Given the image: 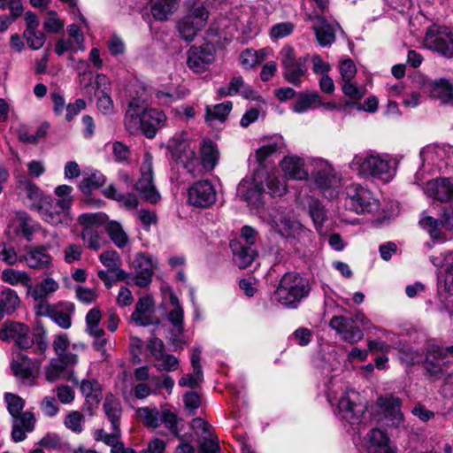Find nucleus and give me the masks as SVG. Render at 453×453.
<instances>
[{"instance_id": "nucleus-1", "label": "nucleus", "mask_w": 453, "mask_h": 453, "mask_svg": "<svg viewBox=\"0 0 453 453\" xmlns=\"http://www.w3.org/2000/svg\"><path fill=\"white\" fill-rule=\"evenodd\" d=\"M349 165L359 176L380 180L383 182H388L395 175L394 167L388 157L372 151L356 155Z\"/></svg>"}, {"instance_id": "nucleus-2", "label": "nucleus", "mask_w": 453, "mask_h": 453, "mask_svg": "<svg viewBox=\"0 0 453 453\" xmlns=\"http://www.w3.org/2000/svg\"><path fill=\"white\" fill-rule=\"evenodd\" d=\"M311 291L307 279L296 273H285L274 291V299L282 306L296 309Z\"/></svg>"}, {"instance_id": "nucleus-3", "label": "nucleus", "mask_w": 453, "mask_h": 453, "mask_svg": "<svg viewBox=\"0 0 453 453\" xmlns=\"http://www.w3.org/2000/svg\"><path fill=\"white\" fill-rule=\"evenodd\" d=\"M188 12L180 18L176 25L180 37L187 42H192L207 24L209 12L203 3L199 0H188L186 2Z\"/></svg>"}, {"instance_id": "nucleus-4", "label": "nucleus", "mask_w": 453, "mask_h": 453, "mask_svg": "<svg viewBox=\"0 0 453 453\" xmlns=\"http://www.w3.org/2000/svg\"><path fill=\"white\" fill-rule=\"evenodd\" d=\"M78 361L79 357L75 353L50 358L48 365L44 367L46 381L53 383L58 380H66L78 386L79 379L74 372V367Z\"/></svg>"}, {"instance_id": "nucleus-5", "label": "nucleus", "mask_w": 453, "mask_h": 453, "mask_svg": "<svg viewBox=\"0 0 453 453\" xmlns=\"http://www.w3.org/2000/svg\"><path fill=\"white\" fill-rule=\"evenodd\" d=\"M169 149L175 160H180L183 166L193 176L201 175L200 158L196 156V147L188 139L187 134L174 135L169 142Z\"/></svg>"}, {"instance_id": "nucleus-6", "label": "nucleus", "mask_w": 453, "mask_h": 453, "mask_svg": "<svg viewBox=\"0 0 453 453\" xmlns=\"http://www.w3.org/2000/svg\"><path fill=\"white\" fill-rule=\"evenodd\" d=\"M345 207L357 214L379 211L380 202L372 192L357 183H351L345 188Z\"/></svg>"}, {"instance_id": "nucleus-7", "label": "nucleus", "mask_w": 453, "mask_h": 453, "mask_svg": "<svg viewBox=\"0 0 453 453\" xmlns=\"http://www.w3.org/2000/svg\"><path fill=\"white\" fill-rule=\"evenodd\" d=\"M136 415L147 427L157 428L163 424L178 440L184 439L177 426L178 418L169 409L141 407L137 409Z\"/></svg>"}, {"instance_id": "nucleus-8", "label": "nucleus", "mask_w": 453, "mask_h": 453, "mask_svg": "<svg viewBox=\"0 0 453 453\" xmlns=\"http://www.w3.org/2000/svg\"><path fill=\"white\" fill-rule=\"evenodd\" d=\"M259 218L283 237H295L302 225L290 219L282 208H267L258 211Z\"/></svg>"}, {"instance_id": "nucleus-9", "label": "nucleus", "mask_w": 453, "mask_h": 453, "mask_svg": "<svg viewBox=\"0 0 453 453\" xmlns=\"http://www.w3.org/2000/svg\"><path fill=\"white\" fill-rule=\"evenodd\" d=\"M309 165L311 166L309 179L321 192L338 187L341 178L327 160L311 157L309 159Z\"/></svg>"}, {"instance_id": "nucleus-10", "label": "nucleus", "mask_w": 453, "mask_h": 453, "mask_svg": "<svg viewBox=\"0 0 453 453\" xmlns=\"http://www.w3.org/2000/svg\"><path fill=\"white\" fill-rule=\"evenodd\" d=\"M72 203L71 198H48L38 207L36 211L45 222L52 226H68L72 221L70 215Z\"/></svg>"}, {"instance_id": "nucleus-11", "label": "nucleus", "mask_w": 453, "mask_h": 453, "mask_svg": "<svg viewBox=\"0 0 453 453\" xmlns=\"http://www.w3.org/2000/svg\"><path fill=\"white\" fill-rule=\"evenodd\" d=\"M280 56L284 79L292 85L300 87L302 85V77L308 71L306 64L309 56L296 58L295 50L289 46H286L281 50Z\"/></svg>"}, {"instance_id": "nucleus-12", "label": "nucleus", "mask_w": 453, "mask_h": 453, "mask_svg": "<svg viewBox=\"0 0 453 453\" xmlns=\"http://www.w3.org/2000/svg\"><path fill=\"white\" fill-rule=\"evenodd\" d=\"M134 92L135 95H131L124 118L125 127L130 134L141 132L143 115L147 109V94L145 88L139 86Z\"/></svg>"}, {"instance_id": "nucleus-13", "label": "nucleus", "mask_w": 453, "mask_h": 453, "mask_svg": "<svg viewBox=\"0 0 453 453\" xmlns=\"http://www.w3.org/2000/svg\"><path fill=\"white\" fill-rule=\"evenodd\" d=\"M426 48L447 58H453V33L447 27H431L426 34Z\"/></svg>"}, {"instance_id": "nucleus-14", "label": "nucleus", "mask_w": 453, "mask_h": 453, "mask_svg": "<svg viewBox=\"0 0 453 453\" xmlns=\"http://www.w3.org/2000/svg\"><path fill=\"white\" fill-rule=\"evenodd\" d=\"M135 189L150 203H156L160 200L161 196L153 183L152 156L150 153L144 154L141 165V178L135 183Z\"/></svg>"}, {"instance_id": "nucleus-15", "label": "nucleus", "mask_w": 453, "mask_h": 453, "mask_svg": "<svg viewBox=\"0 0 453 453\" xmlns=\"http://www.w3.org/2000/svg\"><path fill=\"white\" fill-rule=\"evenodd\" d=\"M453 364V346L431 348L426 356L425 369L432 376L438 378L449 365Z\"/></svg>"}, {"instance_id": "nucleus-16", "label": "nucleus", "mask_w": 453, "mask_h": 453, "mask_svg": "<svg viewBox=\"0 0 453 453\" xmlns=\"http://www.w3.org/2000/svg\"><path fill=\"white\" fill-rule=\"evenodd\" d=\"M188 203L198 208H207L217 200L214 186L207 180H198L188 188Z\"/></svg>"}, {"instance_id": "nucleus-17", "label": "nucleus", "mask_w": 453, "mask_h": 453, "mask_svg": "<svg viewBox=\"0 0 453 453\" xmlns=\"http://www.w3.org/2000/svg\"><path fill=\"white\" fill-rule=\"evenodd\" d=\"M134 275L132 281L139 288H146L152 280L155 264L153 257L146 253L139 252L135 255L132 263Z\"/></svg>"}, {"instance_id": "nucleus-18", "label": "nucleus", "mask_w": 453, "mask_h": 453, "mask_svg": "<svg viewBox=\"0 0 453 453\" xmlns=\"http://www.w3.org/2000/svg\"><path fill=\"white\" fill-rule=\"evenodd\" d=\"M357 398V393L351 390L343 393L338 400V414L342 419L350 424L358 423L364 413L363 407L356 403Z\"/></svg>"}, {"instance_id": "nucleus-19", "label": "nucleus", "mask_w": 453, "mask_h": 453, "mask_svg": "<svg viewBox=\"0 0 453 453\" xmlns=\"http://www.w3.org/2000/svg\"><path fill=\"white\" fill-rule=\"evenodd\" d=\"M0 338L4 342L13 340L16 345L21 349L31 347L29 328L19 322L5 321L0 330Z\"/></svg>"}, {"instance_id": "nucleus-20", "label": "nucleus", "mask_w": 453, "mask_h": 453, "mask_svg": "<svg viewBox=\"0 0 453 453\" xmlns=\"http://www.w3.org/2000/svg\"><path fill=\"white\" fill-rule=\"evenodd\" d=\"M453 152L451 148H446L439 145H427L420 151V157L424 167H429L434 170L441 171L448 165L447 159L449 153Z\"/></svg>"}, {"instance_id": "nucleus-21", "label": "nucleus", "mask_w": 453, "mask_h": 453, "mask_svg": "<svg viewBox=\"0 0 453 453\" xmlns=\"http://www.w3.org/2000/svg\"><path fill=\"white\" fill-rule=\"evenodd\" d=\"M329 326L342 335V339L350 344H355L364 338L363 331L354 325V320L343 316H334Z\"/></svg>"}, {"instance_id": "nucleus-22", "label": "nucleus", "mask_w": 453, "mask_h": 453, "mask_svg": "<svg viewBox=\"0 0 453 453\" xmlns=\"http://www.w3.org/2000/svg\"><path fill=\"white\" fill-rule=\"evenodd\" d=\"M377 405L382 411L388 426L398 427L403 423L402 401L392 395L378 398Z\"/></svg>"}, {"instance_id": "nucleus-23", "label": "nucleus", "mask_w": 453, "mask_h": 453, "mask_svg": "<svg viewBox=\"0 0 453 453\" xmlns=\"http://www.w3.org/2000/svg\"><path fill=\"white\" fill-rule=\"evenodd\" d=\"M419 224L424 229L429 232L432 238H440L441 228L453 232V206L446 207L440 219L427 216L422 218Z\"/></svg>"}, {"instance_id": "nucleus-24", "label": "nucleus", "mask_w": 453, "mask_h": 453, "mask_svg": "<svg viewBox=\"0 0 453 453\" xmlns=\"http://www.w3.org/2000/svg\"><path fill=\"white\" fill-rule=\"evenodd\" d=\"M424 193L434 200L449 202L453 200V180L449 178H436L427 180L422 187Z\"/></svg>"}, {"instance_id": "nucleus-25", "label": "nucleus", "mask_w": 453, "mask_h": 453, "mask_svg": "<svg viewBox=\"0 0 453 453\" xmlns=\"http://www.w3.org/2000/svg\"><path fill=\"white\" fill-rule=\"evenodd\" d=\"M52 257L47 252L44 246H30L26 249V252L19 257V262L35 270L48 269L51 265Z\"/></svg>"}, {"instance_id": "nucleus-26", "label": "nucleus", "mask_w": 453, "mask_h": 453, "mask_svg": "<svg viewBox=\"0 0 453 453\" xmlns=\"http://www.w3.org/2000/svg\"><path fill=\"white\" fill-rule=\"evenodd\" d=\"M154 301L151 296H145L137 301L135 309L131 314V319L135 325L148 326L158 323V319L152 315Z\"/></svg>"}, {"instance_id": "nucleus-27", "label": "nucleus", "mask_w": 453, "mask_h": 453, "mask_svg": "<svg viewBox=\"0 0 453 453\" xmlns=\"http://www.w3.org/2000/svg\"><path fill=\"white\" fill-rule=\"evenodd\" d=\"M237 193L251 209L259 210L264 203V188L261 183L242 180L238 185Z\"/></svg>"}, {"instance_id": "nucleus-28", "label": "nucleus", "mask_w": 453, "mask_h": 453, "mask_svg": "<svg viewBox=\"0 0 453 453\" xmlns=\"http://www.w3.org/2000/svg\"><path fill=\"white\" fill-rule=\"evenodd\" d=\"M33 365L34 362L27 355L17 353L11 363V369L13 375L23 384L33 385Z\"/></svg>"}, {"instance_id": "nucleus-29", "label": "nucleus", "mask_w": 453, "mask_h": 453, "mask_svg": "<svg viewBox=\"0 0 453 453\" xmlns=\"http://www.w3.org/2000/svg\"><path fill=\"white\" fill-rule=\"evenodd\" d=\"M303 158L297 156H286L280 162L285 175L292 180H309V171L304 167Z\"/></svg>"}, {"instance_id": "nucleus-30", "label": "nucleus", "mask_w": 453, "mask_h": 453, "mask_svg": "<svg viewBox=\"0 0 453 453\" xmlns=\"http://www.w3.org/2000/svg\"><path fill=\"white\" fill-rule=\"evenodd\" d=\"M366 449L368 453H395L388 436L380 429H372L368 433Z\"/></svg>"}, {"instance_id": "nucleus-31", "label": "nucleus", "mask_w": 453, "mask_h": 453, "mask_svg": "<svg viewBox=\"0 0 453 453\" xmlns=\"http://www.w3.org/2000/svg\"><path fill=\"white\" fill-rule=\"evenodd\" d=\"M211 50L203 47H192L188 52V66L195 73H203L213 61Z\"/></svg>"}, {"instance_id": "nucleus-32", "label": "nucleus", "mask_w": 453, "mask_h": 453, "mask_svg": "<svg viewBox=\"0 0 453 453\" xmlns=\"http://www.w3.org/2000/svg\"><path fill=\"white\" fill-rule=\"evenodd\" d=\"M317 23L312 26L319 43L325 47L335 41V32L341 29L338 23L329 24L322 15H317Z\"/></svg>"}, {"instance_id": "nucleus-33", "label": "nucleus", "mask_w": 453, "mask_h": 453, "mask_svg": "<svg viewBox=\"0 0 453 453\" xmlns=\"http://www.w3.org/2000/svg\"><path fill=\"white\" fill-rule=\"evenodd\" d=\"M165 120V114L162 111L157 109H149L147 107L143 115L141 133H142L148 138H153L156 135L158 128L164 126Z\"/></svg>"}, {"instance_id": "nucleus-34", "label": "nucleus", "mask_w": 453, "mask_h": 453, "mask_svg": "<svg viewBox=\"0 0 453 453\" xmlns=\"http://www.w3.org/2000/svg\"><path fill=\"white\" fill-rule=\"evenodd\" d=\"M49 318L63 329H68L72 326V315L74 305L69 302L54 304V308H47Z\"/></svg>"}, {"instance_id": "nucleus-35", "label": "nucleus", "mask_w": 453, "mask_h": 453, "mask_svg": "<svg viewBox=\"0 0 453 453\" xmlns=\"http://www.w3.org/2000/svg\"><path fill=\"white\" fill-rule=\"evenodd\" d=\"M80 388L85 397L88 411L93 414L103 397L101 385L96 380H82Z\"/></svg>"}, {"instance_id": "nucleus-36", "label": "nucleus", "mask_w": 453, "mask_h": 453, "mask_svg": "<svg viewBox=\"0 0 453 453\" xmlns=\"http://www.w3.org/2000/svg\"><path fill=\"white\" fill-rule=\"evenodd\" d=\"M218 93L221 96L240 95L246 99L256 98V92L244 82L241 76L233 77L227 86L219 88Z\"/></svg>"}, {"instance_id": "nucleus-37", "label": "nucleus", "mask_w": 453, "mask_h": 453, "mask_svg": "<svg viewBox=\"0 0 453 453\" xmlns=\"http://www.w3.org/2000/svg\"><path fill=\"white\" fill-rule=\"evenodd\" d=\"M18 188L21 193L30 201V208L36 211L48 197H44L40 188L26 176H20L18 180Z\"/></svg>"}, {"instance_id": "nucleus-38", "label": "nucleus", "mask_w": 453, "mask_h": 453, "mask_svg": "<svg viewBox=\"0 0 453 453\" xmlns=\"http://www.w3.org/2000/svg\"><path fill=\"white\" fill-rule=\"evenodd\" d=\"M34 426V415L29 411L22 413L19 418H16L12 421V440L14 441H22L26 438V433L33 431Z\"/></svg>"}, {"instance_id": "nucleus-39", "label": "nucleus", "mask_w": 453, "mask_h": 453, "mask_svg": "<svg viewBox=\"0 0 453 453\" xmlns=\"http://www.w3.org/2000/svg\"><path fill=\"white\" fill-rule=\"evenodd\" d=\"M285 146L286 143L284 138L280 134H273L266 139L264 144L257 150L256 157L257 161L262 164L272 155L280 152Z\"/></svg>"}, {"instance_id": "nucleus-40", "label": "nucleus", "mask_w": 453, "mask_h": 453, "mask_svg": "<svg viewBox=\"0 0 453 453\" xmlns=\"http://www.w3.org/2000/svg\"><path fill=\"white\" fill-rule=\"evenodd\" d=\"M1 280L11 286H22L27 288L28 292L32 289V278L26 271L5 268L1 273Z\"/></svg>"}, {"instance_id": "nucleus-41", "label": "nucleus", "mask_w": 453, "mask_h": 453, "mask_svg": "<svg viewBox=\"0 0 453 453\" xmlns=\"http://www.w3.org/2000/svg\"><path fill=\"white\" fill-rule=\"evenodd\" d=\"M20 305V298L16 290L4 288L0 293V316L11 315Z\"/></svg>"}, {"instance_id": "nucleus-42", "label": "nucleus", "mask_w": 453, "mask_h": 453, "mask_svg": "<svg viewBox=\"0 0 453 453\" xmlns=\"http://www.w3.org/2000/svg\"><path fill=\"white\" fill-rule=\"evenodd\" d=\"M169 299L173 309L168 313V320L180 335L184 330V311L180 303L179 298L171 288H169Z\"/></svg>"}, {"instance_id": "nucleus-43", "label": "nucleus", "mask_w": 453, "mask_h": 453, "mask_svg": "<svg viewBox=\"0 0 453 453\" xmlns=\"http://www.w3.org/2000/svg\"><path fill=\"white\" fill-rule=\"evenodd\" d=\"M234 261L240 268H246L254 261L257 251L252 247H246L239 242L231 244Z\"/></svg>"}, {"instance_id": "nucleus-44", "label": "nucleus", "mask_w": 453, "mask_h": 453, "mask_svg": "<svg viewBox=\"0 0 453 453\" xmlns=\"http://www.w3.org/2000/svg\"><path fill=\"white\" fill-rule=\"evenodd\" d=\"M380 331L386 337L387 341H383L382 339H375V340H367V347L368 350L371 353H379L381 352L383 354H387L390 351L392 348H398L396 345L395 339L396 335L391 332H388L385 329H380Z\"/></svg>"}, {"instance_id": "nucleus-45", "label": "nucleus", "mask_w": 453, "mask_h": 453, "mask_svg": "<svg viewBox=\"0 0 453 453\" xmlns=\"http://www.w3.org/2000/svg\"><path fill=\"white\" fill-rule=\"evenodd\" d=\"M59 288V284L51 277L43 279L28 292L36 302H43L47 297Z\"/></svg>"}, {"instance_id": "nucleus-46", "label": "nucleus", "mask_w": 453, "mask_h": 453, "mask_svg": "<svg viewBox=\"0 0 453 453\" xmlns=\"http://www.w3.org/2000/svg\"><path fill=\"white\" fill-rule=\"evenodd\" d=\"M179 6V0H152L151 12L156 19L165 20Z\"/></svg>"}, {"instance_id": "nucleus-47", "label": "nucleus", "mask_w": 453, "mask_h": 453, "mask_svg": "<svg viewBox=\"0 0 453 453\" xmlns=\"http://www.w3.org/2000/svg\"><path fill=\"white\" fill-rule=\"evenodd\" d=\"M219 153L217 146L211 141H204L201 147V159L203 166L207 171L214 169L218 164Z\"/></svg>"}, {"instance_id": "nucleus-48", "label": "nucleus", "mask_w": 453, "mask_h": 453, "mask_svg": "<svg viewBox=\"0 0 453 453\" xmlns=\"http://www.w3.org/2000/svg\"><path fill=\"white\" fill-rule=\"evenodd\" d=\"M104 411L111 424V427H119L122 408L120 402L113 395L109 394L105 396Z\"/></svg>"}, {"instance_id": "nucleus-49", "label": "nucleus", "mask_w": 453, "mask_h": 453, "mask_svg": "<svg viewBox=\"0 0 453 453\" xmlns=\"http://www.w3.org/2000/svg\"><path fill=\"white\" fill-rule=\"evenodd\" d=\"M431 96L447 103L453 97V87L446 79H438L429 84Z\"/></svg>"}, {"instance_id": "nucleus-50", "label": "nucleus", "mask_w": 453, "mask_h": 453, "mask_svg": "<svg viewBox=\"0 0 453 453\" xmlns=\"http://www.w3.org/2000/svg\"><path fill=\"white\" fill-rule=\"evenodd\" d=\"M321 104V96L318 92L310 94H300L298 99L293 105V111L296 113H303L310 109L315 108Z\"/></svg>"}, {"instance_id": "nucleus-51", "label": "nucleus", "mask_w": 453, "mask_h": 453, "mask_svg": "<svg viewBox=\"0 0 453 453\" xmlns=\"http://www.w3.org/2000/svg\"><path fill=\"white\" fill-rule=\"evenodd\" d=\"M105 182V177L98 171L83 175L79 188L84 194H89L93 189L98 188Z\"/></svg>"}, {"instance_id": "nucleus-52", "label": "nucleus", "mask_w": 453, "mask_h": 453, "mask_svg": "<svg viewBox=\"0 0 453 453\" xmlns=\"http://www.w3.org/2000/svg\"><path fill=\"white\" fill-rule=\"evenodd\" d=\"M106 232L112 242L119 248H124L128 242V236L118 221L111 220L106 225Z\"/></svg>"}, {"instance_id": "nucleus-53", "label": "nucleus", "mask_w": 453, "mask_h": 453, "mask_svg": "<svg viewBox=\"0 0 453 453\" xmlns=\"http://www.w3.org/2000/svg\"><path fill=\"white\" fill-rule=\"evenodd\" d=\"M232 103L230 101L221 103L214 105L213 107L207 106L206 107V120H219L224 121L227 115L230 113L232 110Z\"/></svg>"}, {"instance_id": "nucleus-54", "label": "nucleus", "mask_w": 453, "mask_h": 453, "mask_svg": "<svg viewBox=\"0 0 453 453\" xmlns=\"http://www.w3.org/2000/svg\"><path fill=\"white\" fill-rule=\"evenodd\" d=\"M308 209L315 226H321L326 219V211L321 203L311 197L308 202Z\"/></svg>"}, {"instance_id": "nucleus-55", "label": "nucleus", "mask_w": 453, "mask_h": 453, "mask_svg": "<svg viewBox=\"0 0 453 453\" xmlns=\"http://www.w3.org/2000/svg\"><path fill=\"white\" fill-rule=\"evenodd\" d=\"M31 346L34 344L35 353L43 354L49 346L46 331L42 327H37L33 332V337L30 338Z\"/></svg>"}, {"instance_id": "nucleus-56", "label": "nucleus", "mask_w": 453, "mask_h": 453, "mask_svg": "<svg viewBox=\"0 0 453 453\" xmlns=\"http://www.w3.org/2000/svg\"><path fill=\"white\" fill-rule=\"evenodd\" d=\"M16 217L19 221V233H21L27 241H31L35 232L31 218L25 211L17 212Z\"/></svg>"}, {"instance_id": "nucleus-57", "label": "nucleus", "mask_w": 453, "mask_h": 453, "mask_svg": "<svg viewBox=\"0 0 453 453\" xmlns=\"http://www.w3.org/2000/svg\"><path fill=\"white\" fill-rule=\"evenodd\" d=\"M111 429L112 432L111 434H107L104 429H96L94 432L95 441H103L111 449L112 445L117 442L118 439H119L121 435L119 427H111Z\"/></svg>"}, {"instance_id": "nucleus-58", "label": "nucleus", "mask_w": 453, "mask_h": 453, "mask_svg": "<svg viewBox=\"0 0 453 453\" xmlns=\"http://www.w3.org/2000/svg\"><path fill=\"white\" fill-rule=\"evenodd\" d=\"M266 183L272 196H281L287 191V186L283 179L274 174L268 175Z\"/></svg>"}, {"instance_id": "nucleus-59", "label": "nucleus", "mask_w": 453, "mask_h": 453, "mask_svg": "<svg viewBox=\"0 0 453 453\" xmlns=\"http://www.w3.org/2000/svg\"><path fill=\"white\" fill-rule=\"evenodd\" d=\"M156 361H157V363L155 364V367L159 372H173L177 370L179 365L177 357L167 353H164L160 357H157Z\"/></svg>"}, {"instance_id": "nucleus-60", "label": "nucleus", "mask_w": 453, "mask_h": 453, "mask_svg": "<svg viewBox=\"0 0 453 453\" xmlns=\"http://www.w3.org/2000/svg\"><path fill=\"white\" fill-rule=\"evenodd\" d=\"M220 447L219 440L212 434L203 436L198 445L199 453H219Z\"/></svg>"}, {"instance_id": "nucleus-61", "label": "nucleus", "mask_w": 453, "mask_h": 453, "mask_svg": "<svg viewBox=\"0 0 453 453\" xmlns=\"http://www.w3.org/2000/svg\"><path fill=\"white\" fill-rule=\"evenodd\" d=\"M264 59V54L252 49L245 50L241 55V63L243 67L250 68L259 64Z\"/></svg>"}, {"instance_id": "nucleus-62", "label": "nucleus", "mask_w": 453, "mask_h": 453, "mask_svg": "<svg viewBox=\"0 0 453 453\" xmlns=\"http://www.w3.org/2000/svg\"><path fill=\"white\" fill-rule=\"evenodd\" d=\"M0 259L8 265H14L19 261V257L12 246L0 242Z\"/></svg>"}, {"instance_id": "nucleus-63", "label": "nucleus", "mask_w": 453, "mask_h": 453, "mask_svg": "<svg viewBox=\"0 0 453 453\" xmlns=\"http://www.w3.org/2000/svg\"><path fill=\"white\" fill-rule=\"evenodd\" d=\"M65 22L59 19L55 11H50L45 18L43 27L50 33H58L64 28Z\"/></svg>"}, {"instance_id": "nucleus-64", "label": "nucleus", "mask_w": 453, "mask_h": 453, "mask_svg": "<svg viewBox=\"0 0 453 453\" xmlns=\"http://www.w3.org/2000/svg\"><path fill=\"white\" fill-rule=\"evenodd\" d=\"M399 359L402 364L413 365L422 360V355L412 348H403L399 350Z\"/></svg>"}]
</instances>
